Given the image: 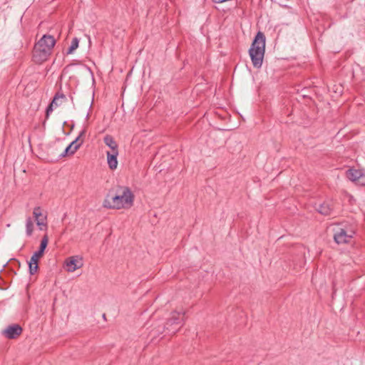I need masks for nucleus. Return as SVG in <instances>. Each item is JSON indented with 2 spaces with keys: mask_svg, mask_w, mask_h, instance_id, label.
<instances>
[{
  "mask_svg": "<svg viewBox=\"0 0 365 365\" xmlns=\"http://www.w3.org/2000/svg\"><path fill=\"white\" fill-rule=\"evenodd\" d=\"M134 195L126 186L119 187L115 196L108 195L103 202V206L108 209H129L133 205Z\"/></svg>",
  "mask_w": 365,
  "mask_h": 365,
  "instance_id": "nucleus-1",
  "label": "nucleus"
},
{
  "mask_svg": "<svg viewBox=\"0 0 365 365\" xmlns=\"http://www.w3.org/2000/svg\"><path fill=\"white\" fill-rule=\"evenodd\" d=\"M56 44V40L51 35H43L35 44L33 51V60L36 63L46 61L51 55Z\"/></svg>",
  "mask_w": 365,
  "mask_h": 365,
  "instance_id": "nucleus-2",
  "label": "nucleus"
},
{
  "mask_svg": "<svg viewBox=\"0 0 365 365\" xmlns=\"http://www.w3.org/2000/svg\"><path fill=\"white\" fill-rule=\"evenodd\" d=\"M265 36L259 31L250 48L249 54L252 63L255 68H260L262 65L265 51Z\"/></svg>",
  "mask_w": 365,
  "mask_h": 365,
  "instance_id": "nucleus-3",
  "label": "nucleus"
},
{
  "mask_svg": "<svg viewBox=\"0 0 365 365\" xmlns=\"http://www.w3.org/2000/svg\"><path fill=\"white\" fill-rule=\"evenodd\" d=\"M184 322V313L173 312L166 324L162 327L158 326L156 332L163 333L167 331L168 334H175L182 326Z\"/></svg>",
  "mask_w": 365,
  "mask_h": 365,
  "instance_id": "nucleus-4",
  "label": "nucleus"
},
{
  "mask_svg": "<svg viewBox=\"0 0 365 365\" xmlns=\"http://www.w3.org/2000/svg\"><path fill=\"white\" fill-rule=\"evenodd\" d=\"M333 232L334 240L338 245L350 242L355 234V231L350 225L344 224L335 225Z\"/></svg>",
  "mask_w": 365,
  "mask_h": 365,
  "instance_id": "nucleus-5",
  "label": "nucleus"
},
{
  "mask_svg": "<svg viewBox=\"0 0 365 365\" xmlns=\"http://www.w3.org/2000/svg\"><path fill=\"white\" fill-rule=\"evenodd\" d=\"M33 216L40 230L47 228V213L40 206H36L34 208Z\"/></svg>",
  "mask_w": 365,
  "mask_h": 365,
  "instance_id": "nucleus-6",
  "label": "nucleus"
},
{
  "mask_svg": "<svg viewBox=\"0 0 365 365\" xmlns=\"http://www.w3.org/2000/svg\"><path fill=\"white\" fill-rule=\"evenodd\" d=\"M64 264L67 272H73L83 267V257L79 255L69 257L65 260Z\"/></svg>",
  "mask_w": 365,
  "mask_h": 365,
  "instance_id": "nucleus-7",
  "label": "nucleus"
},
{
  "mask_svg": "<svg viewBox=\"0 0 365 365\" xmlns=\"http://www.w3.org/2000/svg\"><path fill=\"white\" fill-rule=\"evenodd\" d=\"M346 176L357 185L365 186V170L351 168L346 171Z\"/></svg>",
  "mask_w": 365,
  "mask_h": 365,
  "instance_id": "nucleus-8",
  "label": "nucleus"
},
{
  "mask_svg": "<svg viewBox=\"0 0 365 365\" xmlns=\"http://www.w3.org/2000/svg\"><path fill=\"white\" fill-rule=\"evenodd\" d=\"M86 129H83L78 135V136L72 141L69 145L66 147L64 152L61 154L62 156L68 155H73L80 148L81 144L83 143V140L81 138L85 135Z\"/></svg>",
  "mask_w": 365,
  "mask_h": 365,
  "instance_id": "nucleus-9",
  "label": "nucleus"
},
{
  "mask_svg": "<svg viewBox=\"0 0 365 365\" xmlns=\"http://www.w3.org/2000/svg\"><path fill=\"white\" fill-rule=\"evenodd\" d=\"M22 332V328L18 324H12L6 328L2 334L8 339H16Z\"/></svg>",
  "mask_w": 365,
  "mask_h": 365,
  "instance_id": "nucleus-10",
  "label": "nucleus"
},
{
  "mask_svg": "<svg viewBox=\"0 0 365 365\" xmlns=\"http://www.w3.org/2000/svg\"><path fill=\"white\" fill-rule=\"evenodd\" d=\"M118 151H114V152H106V157H107V163L109 167V168L112 170H114L118 167Z\"/></svg>",
  "mask_w": 365,
  "mask_h": 365,
  "instance_id": "nucleus-11",
  "label": "nucleus"
},
{
  "mask_svg": "<svg viewBox=\"0 0 365 365\" xmlns=\"http://www.w3.org/2000/svg\"><path fill=\"white\" fill-rule=\"evenodd\" d=\"M65 96L63 94L57 93L50 105L48 106L46 109V116L48 117L50 113L53 110V109L58 107L61 104V99L64 98Z\"/></svg>",
  "mask_w": 365,
  "mask_h": 365,
  "instance_id": "nucleus-12",
  "label": "nucleus"
},
{
  "mask_svg": "<svg viewBox=\"0 0 365 365\" xmlns=\"http://www.w3.org/2000/svg\"><path fill=\"white\" fill-rule=\"evenodd\" d=\"M104 143L111 150L110 152L118 151V146L113 136L106 135L103 138Z\"/></svg>",
  "mask_w": 365,
  "mask_h": 365,
  "instance_id": "nucleus-13",
  "label": "nucleus"
},
{
  "mask_svg": "<svg viewBox=\"0 0 365 365\" xmlns=\"http://www.w3.org/2000/svg\"><path fill=\"white\" fill-rule=\"evenodd\" d=\"M34 230V223L31 217H28L26 220V233L30 237L33 234Z\"/></svg>",
  "mask_w": 365,
  "mask_h": 365,
  "instance_id": "nucleus-14",
  "label": "nucleus"
},
{
  "mask_svg": "<svg viewBox=\"0 0 365 365\" xmlns=\"http://www.w3.org/2000/svg\"><path fill=\"white\" fill-rule=\"evenodd\" d=\"M317 211L324 215H328L331 213V208L328 203H322L317 208Z\"/></svg>",
  "mask_w": 365,
  "mask_h": 365,
  "instance_id": "nucleus-15",
  "label": "nucleus"
},
{
  "mask_svg": "<svg viewBox=\"0 0 365 365\" xmlns=\"http://www.w3.org/2000/svg\"><path fill=\"white\" fill-rule=\"evenodd\" d=\"M79 40L78 38L75 37L72 39L71 46H69L67 53L71 54L78 47Z\"/></svg>",
  "mask_w": 365,
  "mask_h": 365,
  "instance_id": "nucleus-16",
  "label": "nucleus"
},
{
  "mask_svg": "<svg viewBox=\"0 0 365 365\" xmlns=\"http://www.w3.org/2000/svg\"><path fill=\"white\" fill-rule=\"evenodd\" d=\"M38 262L37 261H32V259H30L29 262V272L31 274H34L35 272H36L38 269Z\"/></svg>",
  "mask_w": 365,
  "mask_h": 365,
  "instance_id": "nucleus-17",
  "label": "nucleus"
},
{
  "mask_svg": "<svg viewBox=\"0 0 365 365\" xmlns=\"http://www.w3.org/2000/svg\"><path fill=\"white\" fill-rule=\"evenodd\" d=\"M48 242V236L46 235L43 237V238L41 241V245H40V247H39V250L41 252H42L43 253L44 252L45 249L47 247Z\"/></svg>",
  "mask_w": 365,
  "mask_h": 365,
  "instance_id": "nucleus-18",
  "label": "nucleus"
},
{
  "mask_svg": "<svg viewBox=\"0 0 365 365\" xmlns=\"http://www.w3.org/2000/svg\"><path fill=\"white\" fill-rule=\"evenodd\" d=\"M43 254V253L38 250V251L35 252L33 254V255L31 256V258L32 261H34H34L38 262V259L42 257Z\"/></svg>",
  "mask_w": 365,
  "mask_h": 365,
  "instance_id": "nucleus-19",
  "label": "nucleus"
},
{
  "mask_svg": "<svg viewBox=\"0 0 365 365\" xmlns=\"http://www.w3.org/2000/svg\"><path fill=\"white\" fill-rule=\"evenodd\" d=\"M88 118H89V113H88L86 115V119H88Z\"/></svg>",
  "mask_w": 365,
  "mask_h": 365,
  "instance_id": "nucleus-20",
  "label": "nucleus"
}]
</instances>
